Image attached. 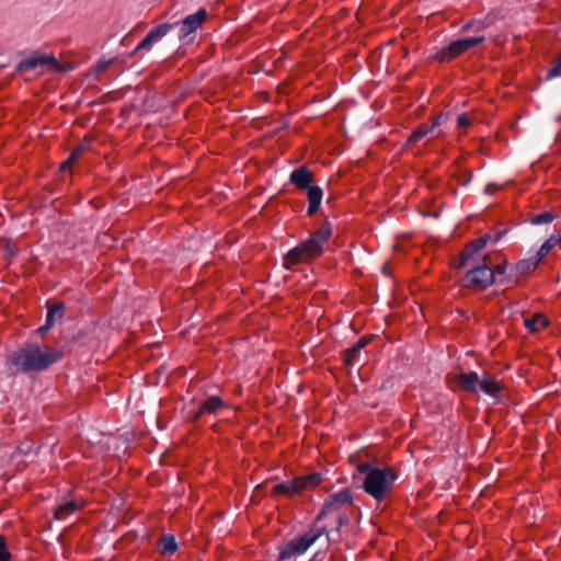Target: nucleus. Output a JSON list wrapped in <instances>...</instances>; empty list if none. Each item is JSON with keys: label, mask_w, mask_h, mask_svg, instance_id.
<instances>
[{"label": "nucleus", "mask_w": 561, "mask_h": 561, "mask_svg": "<svg viewBox=\"0 0 561 561\" xmlns=\"http://www.w3.org/2000/svg\"><path fill=\"white\" fill-rule=\"evenodd\" d=\"M62 353L53 347L44 350L36 343H27L10 353L7 364L24 374L46 370L61 358Z\"/></svg>", "instance_id": "f257e3e1"}, {"label": "nucleus", "mask_w": 561, "mask_h": 561, "mask_svg": "<svg viewBox=\"0 0 561 561\" xmlns=\"http://www.w3.org/2000/svg\"><path fill=\"white\" fill-rule=\"evenodd\" d=\"M331 236V226L329 224L323 225L308 240L302 241L285 255L284 266L291 268L294 265L319 257L323 252V245L330 240Z\"/></svg>", "instance_id": "f03ea898"}, {"label": "nucleus", "mask_w": 561, "mask_h": 561, "mask_svg": "<svg viewBox=\"0 0 561 561\" xmlns=\"http://www.w3.org/2000/svg\"><path fill=\"white\" fill-rule=\"evenodd\" d=\"M397 478V472L391 467L374 469L365 477L363 489L377 502H382L390 496Z\"/></svg>", "instance_id": "7ed1b4c3"}, {"label": "nucleus", "mask_w": 561, "mask_h": 561, "mask_svg": "<svg viewBox=\"0 0 561 561\" xmlns=\"http://www.w3.org/2000/svg\"><path fill=\"white\" fill-rule=\"evenodd\" d=\"M490 256L486 254L483 256V263L471 262L467 267L465 276L461 279L463 287L484 290L495 282L494 272L488 264Z\"/></svg>", "instance_id": "20e7f679"}, {"label": "nucleus", "mask_w": 561, "mask_h": 561, "mask_svg": "<svg viewBox=\"0 0 561 561\" xmlns=\"http://www.w3.org/2000/svg\"><path fill=\"white\" fill-rule=\"evenodd\" d=\"M322 482V474L313 472L307 476L296 477L293 480L277 483L272 489V495H285L288 497L302 494L312 490Z\"/></svg>", "instance_id": "39448f33"}, {"label": "nucleus", "mask_w": 561, "mask_h": 561, "mask_svg": "<svg viewBox=\"0 0 561 561\" xmlns=\"http://www.w3.org/2000/svg\"><path fill=\"white\" fill-rule=\"evenodd\" d=\"M327 531V527H320L318 529H310L304 535L288 541L279 552L278 561H284L291 558L295 554L304 553L316 540Z\"/></svg>", "instance_id": "423d86ee"}, {"label": "nucleus", "mask_w": 561, "mask_h": 561, "mask_svg": "<svg viewBox=\"0 0 561 561\" xmlns=\"http://www.w3.org/2000/svg\"><path fill=\"white\" fill-rule=\"evenodd\" d=\"M485 36L483 34L473 37L459 38L453 41L448 46L444 47L435 55V60L445 62L460 56L472 47H476L483 43Z\"/></svg>", "instance_id": "0eeeda50"}, {"label": "nucleus", "mask_w": 561, "mask_h": 561, "mask_svg": "<svg viewBox=\"0 0 561 561\" xmlns=\"http://www.w3.org/2000/svg\"><path fill=\"white\" fill-rule=\"evenodd\" d=\"M353 505V494L350 489L341 490L337 493L329 495L324 501L321 511L319 512L316 523L320 522L325 516L333 513H341L346 506Z\"/></svg>", "instance_id": "6e6552de"}, {"label": "nucleus", "mask_w": 561, "mask_h": 561, "mask_svg": "<svg viewBox=\"0 0 561 561\" xmlns=\"http://www.w3.org/2000/svg\"><path fill=\"white\" fill-rule=\"evenodd\" d=\"M491 240V234L486 233L468 242L459 254V257L454 261L455 268L468 266L471 262L476 263L474 255L482 250Z\"/></svg>", "instance_id": "1a4fd4ad"}, {"label": "nucleus", "mask_w": 561, "mask_h": 561, "mask_svg": "<svg viewBox=\"0 0 561 561\" xmlns=\"http://www.w3.org/2000/svg\"><path fill=\"white\" fill-rule=\"evenodd\" d=\"M446 381L448 387L453 390L477 393L479 376L476 371L448 374Z\"/></svg>", "instance_id": "9d476101"}, {"label": "nucleus", "mask_w": 561, "mask_h": 561, "mask_svg": "<svg viewBox=\"0 0 561 561\" xmlns=\"http://www.w3.org/2000/svg\"><path fill=\"white\" fill-rule=\"evenodd\" d=\"M39 66H47L53 70L62 71V65L54 57L47 55H33L28 58L22 59L18 65V71L35 70Z\"/></svg>", "instance_id": "9b49d317"}, {"label": "nucleus", "mask_w": 561, "mask_h": 561, "mask_svg": "<svg viewBox=\"0 0 561 561\" xmlns=\"http://www.w3.org/2000/svg\"><path fill=\"white\" fill-rule=\"evenodd\" d=\"M206 18L207 11L205 9H199L196 13L184 18L180 23H175L176 25H181L179 38L183 39L191 33L195 32L206 21Z\"/></svg>", "instance_id": "f8f14e48"}, {"label": "nucleus", "mask_w": 561, "mask_h": 561, "mask_svg": "<svg viewBox=\"0 0 561 561\" xmlns=\"http://www.w3.org/2000/svg\"><path fill=\"white\" fill-rule=\"evenodd\" d=\"M541 261L536 256L518 261L512 268L507 276L508 280L515 284L519 282L520 277L527 276L533 273Z\"/></svg>", "instance_id": "ddd939ff"}, {"label": "nucleus", "mask_w": 561, "mask_h": 561, "mask_svg": "<svg viewBox=\"0 0 561 561\" xmlns=\"http://www.w3.org/2000/svg\"><path fill=\"white\" fill-rule=\"evenodd\" d=\"M176 24L163 23L153 27L145 38L137 45L135 53L141 49H148L154 42L165 36Z\"/></svg>", "instance_id": "4468645a"}, {"label": "nucleus", "mask_w": 561, "mask_h": 561, "mask_svg": "<svg viewBox=\"0 0 561 561\" xmlns=\"http://www.w3.org/2000/svg\"><path fill=\"white\" fill-rule=\"evenodd\" d=\"M312 182L313 174L306 165L295 169L290 174V183L301 191L307 190Z\"/></svg>", "instance_id": "2eb2a0df"}, {"label": "nucleus", "mask_w": 561, "mask_h": 561, "mask_svg": "<svg viewBox=\"0 0 561 561\" xmlns=\"http://www.w3.org/2000/svg\"><path fill=\"white\" fill-rule=\"evenodd\" d=\"M439 118L440 117L434 118L431 124H420L408 138L407 145L413 146L422 138H424L426 135H428L431 131H433V129L439 124Z\"/></svg>", "instance_id": "dca6fc26"}, {"label": "nucleus", "mask_w": 561, "mask_h": 561, "mask_svg": "<svg viewBox=\"0 0 561 561\" xmlns=\"http://www.w3.org/2000/svg\"><path fill=\"white\" fill-rule=\"evenodd\" d=\"M478 386L484 393L492 397L497 396L503 389L502 383L486 373L481 378L479 377Z\"/></svg>", "instance_id": "f3484780"}, {"label": "nucleus", "mask_w": 561, "mask_h": 561, "mask_svg": "<svg viewBox=\"0 0 561 561\" xmlns=\"http://www.w3.org/2000/svg\"><path fill=\"white\" fill-rule=\"evenodd\" d=\"M307 191H308L307 197H308V203H309L307 214L309 216H312L318 211V209L320 207L323 192H322L321 187L313 186V185H310L307 188Z\"/></svg>", "instance_id": "a211bd4d"}, {"label": "nucleus", "mask_w": 561, "mask_h": 561, "mask_svg": "<svg viewBox=\"0 0 561 561\" xmlns=\"http://www.w3.org/2000/svg\"><path fill=\"white\" fill-rule=\"evenodd\" d=\"M81 507H82V505L79 502H77L75 500L68 501V502L59 505L55 510L54 517L59 520L65 519L68 516H70L71 514H73L76 511L80 510Z\"/></svg>", "instance_id": "6ab92c4d"}, {"label": "nucleus", "mask_w": 561, "mask_h": 561, "mask_svg": "<svg viewBox=\"0 0 561 561\" xmlns=\"http://www.w3.org/2000/svg\"><path fill=\"white\" fill-rule=\"evenodd\" d=\"M226 407V403L218 396L208 397L202 404L201 410L203 414H216L220 409Z\"/></svg>", "instance_id": "aec40b11"}, {"label": "nucleus", "mask_w": 561, "mask_h": 561, "mask_svg": "<svg viewBox=\"0 0 561 561\" xmlns=\"http://www.w3.org/2000/svg\"><path fill=\"white\" fill-rule=\"evenodd\" d=\"M158 548L162 556H172L178 550V543L173 535H163L158 541Z\"/></svg>", "instance_id": "412c9836"}, {"label": "nucleus", "mask_w": 561, "mask_h": 561, "mask_svg": "<svg viewBox=\"0 0 561 561\" xmlns=\"http://www.w3.org/2000/svg\"><path fill=\"white\" fill-rule=\"evenodd\" d=\"M548 324L549 320L543 313H535L531 318L525 319V327L531 332H537Z\"/></svg>", "instance_id": "4be33fe9"}, {"label": "nucleus", "mask_w": 561, "mask_h": 561, "mask_svg": "<svg viewBox=\"0 0 561 561\" xmlns=\"http://www.w3.org/2000/svg\"><path fill=\"white\" fill-rule=\"evenodd\" d=\"M561 241L560 234H552L549 239H547L543 244L540 247V249L537 252V257L542 261L543 257H546L549 252Z\"/></svg>", "instance_id": "5701e85b"}, {"label": "nucleus", "mask_w": 561, "mask_h": 561, "mask_svg": "<svg viewBox=\"0 0 561 561\" xmlns=\"http://www.w3.org/2000/svg\"><path fill=\"white\" fill-rule=\"evenodd\" d=\"M92 138L89 136H85L79 145L73 148V150L70 153V160H78L85 151L90 149Z\"/></svg>", "instance_id": "b1692460"}, {"label": "nucleus", "mask_w": 561, "mask_h": 561, "mask_svg": "<svg viewBox=\"0 0 561 561\" xmlns=\"http://www.w3.org/2000/svg\"><path fill=\"white\" fill-rule=\"evenodd\" d=\"M66 312V306L64 302H55L50 306H48L47 316H50L51 313V322L53 325L55 324L56 320H61Z\"/></svg>", "instance_id": "393cba45"}, {"label": "nucleus", "mask_w": 561, "mask_h": 561, "mask_svg": "<svg viewBox=\"0 0 561 561\" xmlns=\"http://www.w3.org/2000/svg\"><path fill=\"white\" fill-rule=\"evenodd\" d=\"M359 352L360 351L355 346V344L352 347L345 350L343 352L344 365L353 366L355 364L356 359H357V356H358Z\"/></svg>", "instance_id": "a878e982"}, {"label": "nucleus", "mask_w": 561, "mask_h": 561, "mask_svg": "<svg viewBox=\"0 0 561 561\" xmlns=\"http://www.w3.org/2000/svg\"><path fill=\"white\" fill-rule=\"evenodd\" d=\"M556 77H561V51L552 61V67L547 73V79H552Z\"/></svg>", "instance_id": "bb28decb"}, {"label": "nucleus", "mask_w": 561, "mask_h": 561, "mask_svg": "<svg viewBox=\"0 0 561 561\" xmlns=\"http://www.w3.org/2000/svg\"><path fill=\"white\" fill-rule=\"evenodd\" d=\"M554 219V215L550 211H543L541 214H538L534 216L530 219V222L533 225H542V224H549Z\"/></svg>", "instance_id": "cd10ccee"}, {"label": "nucleus", "mask_w": 561, "mask_h": 561, "mask_svg": "<svg viewBox=\"0 0 561 561\" xmlns=\"http://www.w3.org/2000/svg\"><path fill=\"white\" fill-rule=\"evenodd\" d=\"M11 553L7 547V541L3 536L0 535V561H10Z\"/></svg>", "instance_id": "c85d7f7f"}, {"label": "nucleus", "mask_w": 561, "mask_h": 561, "mask_svg": "<svg viewBox=\"0 0 561 561\" xmlns=\"http://www.w3.org/2000/svg\"><path fill=\"white\" fill-rule=\"evenodd\" d=\"M486 27V24L483 22V21H476V20H472L471 22L467 23L463 28L466 31L468 30H473L474 32H483L484 28Z\"/></svg>", "instance_id": "c756f323"}, {"label": "nucleus", "mask_w": 561, "mask_h": 561, "mask_svg": "<svg viewBox=\"0 0 561 561\" xmlns=\"http://www.w3.org/2000/svg\"><path fill=\"white\" fill-rule=\"evenodd\" d=\"M492 271L494 272V275H495V274H497V275H500V276H504V277L501 279V282H502V283H503V282H505V280H506V282H510V280L507 279V276H508V275H506V271H507V261H506V260H504V261H503V263L497 264L494 268H492Z\"/></svg>", "instance_id": "7c9ffc66"}, {"label": "nucleus", "mask_w": 561, "mask_h": 561, "mask_svg": "<svg viewBox=\"0 0 561 561\" xmlns=\"http://www.w3.org/2000/svg\"><path fill=\"white\" fill-rule=\"evenodd\" d=\"M53 322H51V314L50 316H46V322L44 325H42L41 328L37 329V334L39 335H45L51 328H53Z\"/></svg>", "instance_id": "2f4dec72"}, {"label": "nucleus", "mask_w": 561, "mask_h": 561, "mask_svg": "<svg viewBox=\"0 0 561 561\" xmlns=\"http://www.w3.org/2000/svg\"><path fill=\"white\" fill-rule=\"evenodd\" d=\"M457 125L459 128L467 129L471 125V121L467 114H461L457 118Z\"/></svg>", "instance_id": "473e14b6"}, {"label": "nucleus", "mask_w": 561, "mask_h": 561, "mask_svg": "<svg viewBox=\"0 0 561 561\" xmlns=\"http://www.w3.org/2000/svg\"><path fill=\"white\" fill-rule=\"evenodd\" d=\"M203 412L201 410V408H198L196 411H188L187 414H186V420L188 422H192V423H195L197 422L202 416H203Z\"/></svg>", "instance_id": "72a5a7b5"}, {"label": "nucleus", "mask_w": 561, "mask_h": 561, "mask_svg": "<svg viewBox=\"0 0 561 561\" xmlns=\"http://www.w3.org/2000/svg\"><path fill=\"white\" fill-rule=\"evenodd\" d=\"M472 179L471 170H463L459 176L458 183L460 185H467Z\"/></svg>", "instance_id": "f704fd0d"}, {"label": "nucleus", "mask_w": 561, "mask_h": 561, "mask_svg": "<svg viewBox=\"0 0 561 561\" xmlns=\"http://www.w3.org/2000/svg\"><path fill=\"white\" fill-rule=\"evenodd\" d=\"M3 251H4V255L7 259H11V257L15 256L18 253L14 245L10 241L5 242Z\"/></svg>", "instance_id": "c9c22d12"}, {"label": "nucleus", "mask_w": 561, "mask_h": 561, "mask_svg": "<svg viewBox=\"0 0 561 561\" xmlns=\"http://www.w3.org/2000/svg\"><path fill=\"white\" fill-rule=\"evenodd\" d=\"M111 65V60H100L93 68L95 73H101L105 71Z\"/></svg>", "instance_id": "e433bc0d"}, {"label": "nucleus", "mask_w": 561, "mask_h": 561, "mask_svg": "<svg viewBox=\"0 0 561 561\" xmlns=\"http://www.w3.org/2000/svg\"><path fill=\"white\" fill-rule=\"evenodd\" d=\"M350 523V517L347 514L341 512L337 516V528H341Z\"/></svg>", "instance_id": "4c0bfd02"}, {"label": "nucleus", "mask_w": 561, "mask_h": 561, "mask_svg": "<svg viewBox=\"0 0 561 561\" xmlns=\"http://www.w3.org/2000/svg\"><path fill=\"white\" fill-rule=\"evenodd\" d=\"M371 341V336H363L356 343L355 346L362 351Z\"/></svg>", "instance_id": "58836bf2"}, {"label": "nucleus", "mask_w": 561, "mask_h": 561, "mask_svg": "<svg viewBox=\"0 0 561 561\" xmlns=\"http://www.w3.org/2000/svg\"><path fill=\"white\" fill-rule=\"evenodd\" d=\"M357 469L359 472L368 476V472L373 471L375 468H371L370 463L368 462H363L358 465Z\"/></svg>", "instance_id": "ea45409f"}, {"label": "nucleus", "mask_w": 561, "mask_h": 561, "mask_svg": "<svg viewBox=\"0 0 561 561\" xmlns=\"http://www.w3.org/2000/svg\"><path fill=\"white\" fill-rule=\"evenodd\" d=\"M75 161L76 160H70L69 156L68 159L60 164V171L65 172L66 170L70 169Z\"/></svg>", "instance_id": "a19ab883"}, {"label": "nucleus", "mask_w": 561, "mask_h": 561, "mask_svg": "<svg viewBox=\"0 0 561 561\" xmlns=\"http://www.w3.org/2000/svg\"><path fill=\"white\" fill-rule=\"evenodd\" d=\"M506 231L503 230V231H497L495 232L493 236L491 234V240L492 242L496 243L497 241L501 240V238L503 237V234L505 233Z\"/></svg>", "instance_id": "79ce46f5"}, {"label": "nucleus", "mask_w": 561, "mask_h": 561, "mask_svg": "<svg viewBox=\"0 0 561 561\" xmlns=\"http://www.w3.org/2000/svg\"><path fill=\"white\" fill-rule=\"evenodd\" d=\"M497 190V186L495 184H489L485 188V192L488 194H493Z\"/></svg>", "instance_id": "37998d69"}]
</instances>
